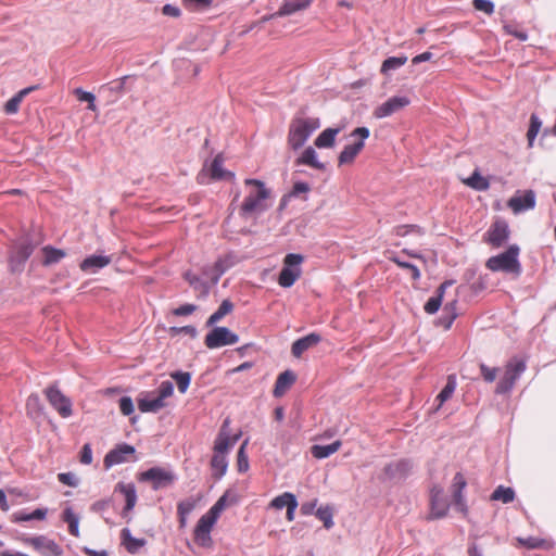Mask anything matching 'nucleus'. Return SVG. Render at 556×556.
I'll use <instances>...</instances> for the list:
<instances>
[{
    "mask_svg": "<svg viewBox=\"0 0 556 556\" xmlns=\"http://www.w3.org/2000/svg\"><path fill=\"white\" fill-rule=\"evenodd\" d=\"M410 104V100L406 96H394L389 98L386 102L378 105L372 115L376 118H384L392 114L405 109Z\"/></svg>",
    "mask_w": 556,
    "mask_h": 556,
    "instance_id": "obj_12",
    "label": "nucleus"
},
{
    "mask_svg": "<svg viewBox=\"0 0 556 556\" xmlns=\"http://www.w3.org/2000/svg\"><path fill=\"white\" fill-rule=\"evenodd\" d=\"M248 445V440H245L237 454V465H238V471L239 472H245L249 469V459L248 455L245 453V447Z\"/></svg>",
    "mask_w": 556,
    "mask_h": 556,
    "instance_id": "obj_47",
    "label": "nucleus"
},
{
    "mask_svg": "<svg viewBox=\"0 0 556 556\" xmlns=\"http://www.w3.org/2000/svg\"><path fill=\"white\" fill-rule=\"evenodd\" d=\"M406 62H407L406 55L390 56L382 62L380 72L383 75H388L391 71H395V70L400 68Z\"/></svg>",
    "mask_w": 556,
    "mask_h": 556,
    "instance_id": "obj_38",
    "label": "nucleus"
},
{
    "mask_svg": "<svg viewBox=\"0 0 556 556\" xmlns=\"http://www.w3.org/2000/svg\"><path fill=\"white\" fill-rule=\"evenodd\" d=\"M391 261L399 267L409 270L410 276L414 280H418L420 278V270L414 264L402 261L399 256L391 257Z\"/></svg>",
    "mask_w": 556,
    "mask_h": 556,
    "instance_id": "obj_48",
    "label": "nucleus"
},
{
    "mask_svg": "<svg viewBox=\"0 0 556 556\" xmlns=\"http://www.w3.org/2000/svg\"><path fill=\"white\" fill-rule=\"evenodd\" d=\"M507 206L515 213L532 210L535 206V193L532 190L516 192L508 202Z\"/></svg>",
    "mask_w": 556,
    "mask_h": 556,
    "instance_id": "obj_16",
    "label": "nucleus"
},
{
    "mask_svg": "<svg viewBox=\"0 0 556 556\" xmlns=\"http://www.w3.org/2000/svg\"><path fill=\"white\" fill-rule=\"evenodd\" d=\"M118 404L122 414L125 416H130L135 412L134 402L130 396H122Z\"/></svg>",
    "mask_w": 556,
    "mask_h": 556,
    "instance_id": "obj_55",
    "label": "nucleus"
},
{
    "mask_svg": "<svg viewBox=\"0 0 556 556\" xmlns=\"http://www.w3.org/2000/svg\"><path fill=\"white\" fill-rule=\"evenodd\" d=\"M321 343V337L318 333L312 332L303 338L298 339L292 343L291 348H312Z\"/></svg>",
    "mask_w": 556,
    "mask_h": 556,
    "instance_id": "obj_43",
    "label": "nucleus"
},
{
    "mask_svg": "<svg viewBox=\"0 0 556 556\" xmlns=\"http://www.w3.org/2000/svg\"><path fill=\"white\" fill-rule=\"evenodd\" d=\"M227 442L223 437L215 439L213 446V456L211 459L212 475L215 479H220L225 476L228 468L227 454Z\"/></svg>",
    "mask_w": 556,
    "mask_h": 556,
    "instance_id": "obj_8",
    "label": "nucleus"
},
{
    "mask_svg": "<svg viewBox=\"0 0 556 556\" xmlns=\"http://www.w3.org/2000/svg\"><path fill=\"white\" fill-rule=\"evenodd\" d=\"M301 254L289 253L283 258V267L278 277L279 286L290 288L301 276L300 265L303 263Z\"/></svg>",
    "mask_w": 556,
    "mask_h": 556,
    "instance_id": "obj_5",
    "label": "nucleus"
},
{
    "mask_svg": "<svg viewBox=\"0 0 556 556\" xmlns=\"http://www.w3.org/2000/svg\"><path fill=\"white\" fill-rule=\"evenodd\" d=\"M174 393V384L169 380H165L161 382L157 388V395L160 399L165 401L167 397L172 396Z\"/></svg>",
    "mask_w": 556,
    "mask_h": 556,
    "instance_id": "obj_54",
    "label": "nucleus"
},
{
    "mask_svg": "<svg viewBox=\"0 0 556 556\" xmlns=\"http://www.w3.org/2000/svg\"><path fill=\"white\" fill-rule=\"evenodd\" d=\"M413 464L408 459H400L386 465L383 473L389 480H404L410 473Z\"/></svg>",
    "mask_w": 556,
    "mask_h": 556,
    "instance_id": "obj_18",
    "label": "nucleus"
},
{
    "mask_svg": "<svg viewBox=\"0 0 556 556\" xmlns=\"http://www.w3.org/2000/svg\"><path fill=\"white\" fill-rule=\"evenodd\" d=\"M45 394L50 405L63 418H68L73 414L72 401L65 396L58 387L51 386L45 390Z\"/></svg>",
    "mask_w": 556,
    "mask_h": 556,
    "instance_id": "obj_11",
    "label": "nucleus"
},
{
    "mask_svg": "<svg viewBox=\"0 0 556 556\" xmlns=\"http://www.w3.org/2000/svg\"><path fill=\"white\" fill-rule=\"evenodd\" d=\"M73 93L76 96L78 101L88 103V110H90L92 112L97 111V106L94 104L96 98H94L93 93H91L89 91H85L81 88L74 89Z\"/></svg>",
    "mask_w": 556,
    "mask_h": 556,
    "instance_id": "obj_45",
    "label": "nucleus"
},
{
    "mask_svg": "<svg viewBox=\"0 0 556 556\" xmlns=\"http://www.w3.org/2000/svg\"><path fill=\"white\" fill-rule=\"evenodd\" d=\"M233 308V305L230 301L224 300L219 305L218 309L210 316L207 319V326H213L223 319L227 314H229Z\"/></svg>",
    "mask_w": 556,
    "mask_h": 556,
    "instance_id": "obj_40",
    "label": "nucleus"
},
{
    "mask_svg": "<svg viewBox=\"0 0 556 556\" xmlns=\"http://www.w3.org/2000/svg\"><path fill=\"white\" fill-rule=\"evenodd\" d=\"M26 408L29 414H39L42 410V404L38 394H30L26 401Z\"/></svg>",
    "mask_w": 556,
    "mask_h": 556,
    "instance_id": "obj_51",
    "label": "nucleus"
},
{
    "mask_svg": "<svg viewBox=\"0 0 556 556\" xmlns=\"http://www.w3.org/2000/svg\"><path fill=\"white\" fill-rule=\"evenodd\" d=\"M238 343V336L226 327H216L205 337L206 348H218Z\"/></svg>",
    "mask_w": 556,
    "mask_h": 556,
    "instance_id": "obj_14",
    "label": "nucleus"
},
{
    "mask_svg": "<svg viewBox=\"0 0 556 556\" xmlns=\"http://www.w3.org/2000/svg\"><path fill=\"white\" fill-rule=\"evenodd\" d=\"M80 463L90 465L92 463V450L89 443H86L80 452Z\"/></svg>",
    "mask_w": 556,
    "mask_h": 556,
    "instance_id": "obj_62",
    "label": "nucleus"
},
{
    "mask_svg": "<svg viewBox=\"0 0 556 556\" xmlns=\"http://www.w3.org/2000/svg\"><path fill=\"white\" fill-rule=\"evenodd\" d=\"M340 131V128H326L315 139V147L318 149L332 148L336 143V137Z\"/></svg>",
    "mask_w": 556,
    "mask_h": 556,
    "instance_id": "obj_29",
    "label": "nucleus"
},
{
    "mask_svg": "<svg viewBox=\"0 0 556 556\" xmlns=\"http://www.w3.org/2000/svg\"><path fill=\"white\" fill-rule=\"evenodd\" d=\"M208 173L213 180H220L226 179L228 177H233L232 173L227 172L223 168V159L220 155L214 157L208 168Z\"/></svg>",
    "mask_w": 556,
    "mask_h": 556,
    "instance_id": "obj_34",
    "label": "nucleus"
},
{
    "mask_svg": "<svg viewBox=\"0 0 556 556\" xmlns=\"http://www.w3.org/2000/svg\"><path fill=\"white\" fill-rule=\"evenodd\" d=\"M247 195L240 206V215L249 217L264 212L267 207L265 201L269 198L270 191L265 184L258 179L248 178L244 180Z\"/></svg>",
    "mask_w": 556,
    "mask_h": 556,
    "instance_id": "obj_1",
    "label": "nucleus"
},
{
    "mask_svg": "<svg viewBox=\"0 0 556 556\" xmlns=\"http://www.w3.org/2000/svg\"><path fill=\"white\" fill-rule=\"evenodd\" d=\"M35 244L27 238L16 242L10 254V268L12 271H21L24 267L25 262L31 255L35 250Z\"/></svg>",
    "mask_w": 556,
    "mask_h": 556,
    "instance_id": "obj_9",
    "label": "nucleus"
},
{
    "mask_svg": "<svg viewBox=\"0 0 556 556\" xmlns=\"http://www.w3.org/2000/svg\"><path fill=\"white\" fill-rule=\"evenodd\" d=\"M136 450L132 445L123 443L111 450L104 457V467L106 469L114 465L128 462V457L134 455Z\"/></svg>",
    "mask_w": 556,
    "mask_h": 556,
    "instance_id": "obj_17",
    "label": "nucleus"
},
{
    "mask_svg": "<svg viewBox=\"0 0 556 556\" xmlns=\"http://www.w3.org/2000/svg\"><path fill=\"white\" fill-rule=\"evenodd\" d=\"M296 380V375L292 370L281 372L275 382L274 396L281 397L292 387Z\"/></svg>",
    "mask_w": 556,
    "mask_h": 556,
    "instance_id": "obj_23",
    "label": "nucleus"
},
{
    "mask_svg": "<svg viewBox=\"0 0 556 556\" xmlns=\"http://www.w3.org/2000/svg\"><path fill=\"white\" fill-rule=\"evenodd\" d=\"M526 367L525 359L518 357L511 358L506 365L504 376L496 386V393L505 394L510 392L516 381L526 370Z\"/></svg>",
    "mask_w": 556,
    "mask_h": 556,
    "instance_id": "obj_4",
    "label": "nucleus"
},
{
    "mask_svg": "<svg viewBox=\"0 0 556 556\" xmlns=\"http://www.w3.org/2000/svg\"><path fill=\"white\" fill-rule=\"evenodd\" d=\"M457 382H456V376L450 375L447 377V381L445 387L442 389V391L437 395L435 402H438L437 408L439 409L447 400H450L455 392Z\"/></svg>",
    "mask_w": 556,
    "mask_h": 556,
    "instance_id": "obj_31",
    "label": "nucleus"
},
{
    "mask_svg": "<svg viewBox=\"0 0 556 556\" xmlns=\"http://www.w3.org/2000/svg\"><path fill=\"white\" fill-rule=\"evenodd\" d=\"M35 89H36V87H28V88L20 90L14 97H12L9 101H7V103L4 104V112L7 114H15V113H17L23 99L30 91H33Z\"/></svg>",
    "mask_w": 556,
    "mask_h": 556,
    "instance_id": "obj_33",
    "label": "nucleus"
},
{
    "mask_svg": "<svg viewBox=\"0 0 556 556\" xmlns=\"http://www.w3.org/2000/svg\"><path fill=\"white\" fill-rule=\"evenodd\" d=\"M182 3L188 9L208 8L212 0H182Z\"/></svg>",
    "mask_w": 556,
    "mask_h": 556,
    "instance_id": "obj_61",
    "label": "nucleus"
},
{
    "mask_svg": "<svg viewBox=\"0 0 556 556\" xmlns=\"http://www.w3.org/2000/svg\"><path fill=\"white\" fill-rule=\"evenodd\" d=\"M503 29H504L505 34L514 36L515 38H517L520 41L528 40L527 31L520 29L516 24H505L503 26Z\"/></svg>",
    "mask_w": 556,
    "mask_h": 556,
    "instance_id": "obj_50",
    "label": "nucleus"
},
{
    "mask_svg": "<svg viewBox=\"0 0 556 556\" xmlns=\"http://www.w3.org/2000/svg\"><path fill=\"white\" fill-rule=\"evenodd\" d=\"M467 485L466 479L463 476L462 472H457L454 478L451 485V492L453 497V504L457 511L462 513L463 515H467L468 513V506L465 500V496L463 494L465 488Z\"/></svg>",
    "mask_w": 556,
    "mask_h": 556,
    "instance_id": "obj_15",
    "label": "nucleus"
},
{
    "mask_svg": "<svg viewBox=\"0 0 556 556\" xmlns=\"http://www.w3.org/2000/svg\"><path fill=\"white\" fill-rule=\"evenodd\" d=\"M223 510H224L223 508H220L219 506L214 504L206 514L201 516L200 519L214 526L216 523L217 519L219 518L220 514L223 513Z\"/></svg>",
    "mask_w": 556,
    "mask_h": 556,
    "instance_id": "obj_52",
    "label": "nucleus"
},
{
    "mask_svg": "<svg viewBox=\"0 0 556 556\" xmlns=\"http://www.w3.org/2000/svg\"><path fill=\"white\" fill-rule=\"evenodd\" d=\"M223 510H224L223 508H220L219 506L214 504L206 514L201 516L200 519L214 526L216 523L217 519L219 518L220 514L223 513Z\"/></svg>",
    "mask_w": 556,
    "mask_h": 556,
    "instance_id": "obj_53",
    "label": "nucleus"
},
{
    "mask_svg": "<svg viewBox=\"0 0 556 556\" xmlns=\"http://www.w3.org/2000/svg\"><path fill=\"white\" fill-rule=\"evenodd\" d=\"M43 254L42 264L45 266H50L52 264L59 263L66 256V252L61 249L53 248L51 245H46L41 249Z\"/></svg>",
    "mask_w": 556,
    "mask_h": 556,
    "instance_id": "obj_32",
    "label": "nucleus"
},
{
    "mask_svg": "<svg viewBox=\"0 0 556 556\" xmlns=\"http://www.w3.org/2000/svg\"><path fill=\"white\" fill-rule=\"evenodd\" d=\"M450 502L440 484L430 489V519H440L446 516Z\"/></svg>",
    "mask_w": 556,
    "mask_h": 556,
    "instance_id": "obj_10",
    "label": "nucleus"
},
{
    "mask_svg": "<svg viewBox=\"0 0 556 556\" xmlns=\"http://www.w3.org/2000/svg\"><path fill=\"white\" fill-rule=\"evenodd\" d=\"M197 311V305L194 304H184L179 307H176L172 311V314L175 316H188L193 314Z\"/></svg>",
    "mask_w": 556,
    "mask_h": 556,
    "instance_id": "obj_59",
    "label": "nucleus"
},
{
    "mask_svg": "<svg viewBox=\"0 0 556 556\" xmlns=\"http://www.w3.org/2000/svg\"><path fill=\"white\" fill-rule=\"evenodd\" d=\"M169 333L172 336H178L180 333H185V334H188L190 336L191 338L195 337L197 334V330L194 327L192 326H185V327H180V328H177V327H172L169 329Z\"/></svg>",
    "mask_w": 556,
    "mask_h": 556,
    "instance_id": "obj_60",
    "label": "nucleus"
},
{
    "mask_svg": "<svg viewBox=\"0 0 556 556\" xmlns=\"http://www.w3.org/2000/svg\"><path fill=\"white\" fill-rule=\"evenodd\" d=\"M230 419L229 418H226L222 426H220V429L218 431V434L216 437V439H220V437L224 435L226 442H227V450L230 452L231 448L236 445V443L238 442V440L240 439V433L238 434H233L231 435L230 434Z\"/></svg>",
    "mask_w": 556,
    "mask_h": 556,
    "instance_id": "obj_37",
    "label": "nucleus"
},
{
    "mask_svg": "<svg viewBox=\"0 0 556 556\" xmlns=\"http://www.w3.org/2000/svg\"><path fill=\"white\" fill-rule=\"evenodd\" d=\"M311 3H312V0H285L282 5L279 8V10L275 14H273L270 16H264L262 18V21L266 22L274 16L291 15L298 11L308 8L311 5Z\"/></svg>",
    "mask_w": 556,
    "mask_h": 556,
    "instance_id": "obj_21",
    "label": "nucleus"
},
{
    "mask_svg": "<svg viewBox=\"0 0 556 556\" xmlns=\"http://www.w3.org/2000/svg\"><path fill=\"white\" fill-rule=\"evenodd\" d=\"M231 262L229 261V257H220L218 258L213 266L214 269V282H217L219 277L230 267Z\"/></svg>",
    "mask_w": 556,
    "mask_h": 556,
    "instance_id": "obj_49",
    "label": "nucleus"
},
{
    "mask_svg": "<svg viewBox=\"0 0 556 556\" xmlns=\"http://www.w3.org/2000/svg\"><path fill=\"white\" fill-rule=\"evenodd\" d=\"M62 520L67 523L68 532L74 536H79V516L71 507H66L62 513Z\"/></svg>",
    "mask_w": 556,
    "mask_h": 556,
    "instance_id": "obj_35",
    "label": "nucleus"
},
{
    "mask_svg": "<svg viewBox=\"0 0 556 556\" xmlns=\"http://www.w3.org/2000/svg\"><path fill=\"white\" fill-rule=\"evenodd\" d=\"M341 447V441H334L327 445L315 444L311 447L312 455L317 459L327 458Z\"/></svg>",
    "mask_w": 556,
    "mask_h": 556,
    "instance_id": "obj_30",
    "label": "nucleus"
},
{
    "mask_svg": "<svg viewBox=\"0 0 556 556\" xmlns=\"http://www.w3.org/2000/svg\"><path fill=\"white\" fill-rule=\"evenodd\" d=\"M194 507H195L194 500L188 498V500L181 501L177 505V514L188 516L189 514H191V511L194 509Z\"/></svg>",
    "mask_w": 556,
    "mask_h": 556,
    "instance_id": "obj_57",
    "label": "nucleus"
},
{
    "mask_svg": "<svg viewBox=\"0 0 556 556\" xmlns=\"http://www.w3.org/2000/svg\"><path fill=\"white\" fill-rule=\"evenodd\" d=\"M319 127L320 121L317 117H293L289 125L287 138L288 146L292 150H299Z\"/></svg>",
    "mask_w": 556,
    "mask_h": 556,
    "instance_id": "obj_2",
    "label": "nucleus"
},
{
    "mask_svg": "<svg viewBox=\"0 0 556 556\" xmlns=\"http://www.w3.org/2000/svg\"><path fill=\"white\" fill-rule=\"evenodd\" d=\"M454 281L453 280H446L444 281L437 290V294L431 296L427 303L425 304V311L428 313V314H434L439 311L441 304H442V301H443V294L446 290L447 287H451L453 286Z\"/></svg>",
    "mask_w": 556,
    "mask_h": 556,
    "instance_id": "obj_28",
    "label": "nucleus"
},
{
    "mask_svg": "<svg viewBox=\"0 0 556 556\" xmlns=\"http://www.w3.org/2000/svg\"><path fill=\"white\" fill-rule=\"evenodd\" d=\"M509 238L508 224L503 219L495 220L484 233V242L493 248L502 247Z\"/></svg>",
    "mask_w": 556,
    "mask_h": 556,
    "instance_id": "obj_13",
    "label": "nucleus"
},
{
    "mask_svg": "<svg viewBox=\"0 0 556 556\" xmlns=\"http://www.w3.org/2000/svg\"><path fill=\"white\" fill-rule=\"evenodd\" d=\"M31 545L39 549L45 556H61L62 548L54 541L46 536H36L30 540Z\"/></svg>",
    "mask_w": 556,
    "mask_h": 556,
    "instance_id": "obj_22",
    "label": "nucleus"
},
{
    "mask_svg": "<svg viewBox=\"0 0 556 556\" xmlns=\"http://www.w3.org/2000/svg\"><path fill=\"white\" fill-rule=\"evenodd\" d=\"M519 543L528 548H538L541 547L543 540L538 538H527V539H518Z\"/></svg>",
    "mask_w": 556,
    "mask_h": 556,
    "instance_id": "obj_64",
    "label": "nucleus"
},
{
    "mask_svg": "<svg viewBox=\"0 0 556 556\" xmlns=\"http://www.w3.org/2000/svg\"><path fill=\"white\" fill-rule=\"evenodd\" d=\"M296 501V497L293 493L285 492L278 496H276L269 504L270 507L275 509L288 508L291 503L293 504Z\"/></svg>",
    "mask_w": 556,
    "mask_h": 556,
    "instance_id": "obj_41",
    "label": "nucleus"
},
{
    "mask_svg": "<svg viewBox=\"0 0 556 556\" xmlns=\"http://www.w3.org/2000/svg\"><path fill=\"white\" fill-rule=\"evenodd\" d=\"M541 125H542V123H541L540 118L534 114L531 115L530 126H529V129L527 132L529 147L533 146V141L540 131Z\"/></svg>",
    "mask_w": 556,
    "mask_h": 556,
    "instance_id": "obj_46",
    "label": "nucleus"
},
{
    "mask_svg": "<svg viewBox=\"0 0 556 556\" xmlns=\"http://www.w3.org/2000/svg\"><path fill=\"white\" fill-rule=\"evenodd\" d=\"M121 542L126 551L130 554L138 553V551L147 544L144 539L134 538L128 528H124L121 531Z\"/></svg>",
    "mask_w": 556,
    "mask_h": 556,
    "instance_id": "obj_25",
    "label": "nucleus"
},
{
    "mask_svg": "<svg viewBox=\"0 0 556 556\" xmlns=\"http://www.w3.org/2000/svg\"><path fill=\"white\" fill-rule=\"evenodd\" d=\"M514 500L515 491L503 485H498L491 494V501H500L504 504L511 503Z\"/></svg>",
    "mask_w": 556,
    "mask_h": 556,
    "instance_id": "obj_39",
    "label": "nucleus"
},
{
    "mask_svg": "<svg viewBox=\"0 0 556 556\" xmlns=\"http://www.w3.org/2000/svg\"><path fill=\"white\" fill-rule=\"evenodd\" d=\"M114 492H119L125 497V506L122 511V516L126 517L131 511L137 503V492L134 483L118 482L115 485Z\"/></svg>",
    "mask_w": 556,
    "mask_h": 556,
    "instance_id": "obj_20",
    "label": "nucleus"
},
{
    "mask_svg": "<svg viewBox=\"0 0 556 556\" xmlns=\"http://www.w3.org/2000/svg\"><path fill=\"white\" fill-rule=\"evenodd\" d=\"M519 253V247L511 244L504 252L488 258L485 267L491 271H503L519 277L522 270Z\"/></svg>",
    "mask_w": 556,
    "mask_h": 556,
    "instance_id": "obj_3",
    "label": "nucleus"
},
{
    "mask_svg": "<svg viewBox=\"0 0 556 556\" xmlns=\"http://www.w3.org/2000/svg\"><path fill=\"white\" fill-rule=\"evenodd\" d=\"M472 4L476 10L486 14H492L494 11V4L489 0H473Z\"/></svg>",
    "mask_w": 556,
    "mask_h": 556,
    "instance_id": "obj_58",
    "label": "nucleus"
},
{
    "mask_svg": "<svg viewBox=\"0 0 556 556\" xmlns=\"http://www.w3.org/2000/svg\"><path fill=\"white\" fill-rule=\"evenodd\" d=\"M315 515L320 521H323L326 529L329 530L333 527V510L329 505L319 507Z\"/></svg>",
    "mask_w": 556,
    "mask_h": 556,
    "instance_id": "obj_42",
    "label": "nucleus"
},
{
    "mask_svg": "<svg viewBox=\"0 0 556 556\" xmlns=\"http://www.w3.org/2000/svg\"><path fill=\"white\" fill-rule=\"evenodd\" d=\"M165 406V401H163L159 396L151 397L150 394H147L138 399V408L142 413H157Z\"/></svg>",
    "mask_w": 556,
    "mask_h": 556,
    "instance_id": "obj_26",
    "label": "nucleus"
},
{
    "mask_svg": "<svg viewBox=\"0 0 556 556\" xmlns=\"http://www.w3.org/2000/svg\"><path fill=\"white\" fill-rule=\"evenodd\" d=\"M112 262L111 256L105 255H90L86 257L79 265L83 271H92L108 266Z\"/></svg>",
    "mask_w": 556,
    "mask_h": 556,
    "instance_id": "obj_24",
    "label": "nucleus"
},
{
    "mask_svg": "<svg viewBox=\"0 0 556 556\" xmlns=\"http://www.w3.org/2000/svg\"><path fill=\"white\" fill-rule=\"evenodd\" d=\"M138 480L141 482H151L152 489L156 491L170 486L175 482L176 476L170 470L155 466L140 472Z\"/></svg>",
    "mask_w": 556,
    "mask_h": 556,
    "instance_id": "obj_6",
    "label": "nucleus"
},
{
    "mask_svg": "<svg viewBox=\"0 0 556 556\" xmlns=\"http://www.w3.org/2000/svg\"><path fill=\"white\" fill-rule=\"evenodd\" d=\"M58 479L61 483L76 488L79 484V480L73 472H61L58 475Z\"/></svg>",
    "mask_w": 556,
    "mask_h": 556,
    "instance_id": "obj_56",
    "label": "nucleus"
},
{
    "mask_svg": "<svg viewBox=\"0 0 556 556\" xmlns=\"http://www.w3.org/2000/svg\"><path fill=\"white\" fill-rule=\"evenodd\" d=\"M480 370L485 381L493 382L496 378V368H490L484 364H480Z\"/></svg>",
    "mask_w": 556,
    "mask_h": 556,
    "instance_id": "obj_63",
    "label": "nucleus"
},
{
    "mask_svg": "<svg viewBox=\"0 0 556 556\" xmlns=\"http://www.w3.org/2000/svg\"><path fill=\"white\" fill-rule=\"evenodd\" d=\"M214 526L199 519L193 531V540L197 545L204 548H210L213 545L211 532Z\"/></svg>",
    "mask_w": 556,
    "mask_h": 556,
    "instance_id": "obj_19",
    "label": "nucleus"
},
{
    "mask_svg": "<svg viewBox=\"0 0 556 556\" xmlns=\"http://www.w3.org/2000/svg\"><path fill=\"white\" fill-rule=\"evenodd\" d=\"M296 165H307L318 170H325L326 165L317 160L316 151L312 147H307L302 154L295 160Z\"/></svg>",
    "mask_w": 556,
    "mask_h": 556,
    "instance_id": "obj_27",
    "label": "nucleus"
},
{
    "mask_svg": "<svg viewBox=\"0 0 556 556\" xmlns=\"http://www.w3.org/2000/svg\"><path fill=\"white\" fill-rule=\"evenodd\" d=\"M464 182L478 191H485L490 188V181L483 177L478 170H475L470 177L464 180Z\"/></svg>",
    "mask_w": 556,
    "mask_h": 556,
    "instance_id": "obj_36",
    "label": "nucleus"
},
{
    "mask_svg": "<svg viewBox=\"0 0 556 556\" xmlns=\"http://www.w3.org/2000/svg\"><path fill=\"white\" fill-rule=\"evenodd\" d=\"M170 377L176 381L180 393H185L188 390L191 381V375L189 372L175 371L170 375Z\"/></svg>",
    "mask_w": 556,
    "mask_h": 556,
    "instance_id": "obj_44",
    "label": "nucleus"
},
{
    "mask_svg": "<svg viewBox=\"0 0 556 556\" xmlns=\"http://www.w3.org/2000/svg\"><path fill=\"white\" fill-rule=\"evenodd\" d=\"M370 131L367 127H357L351 132V137L358 138L354 143L348 144L338 156L339 165L351 164L365 147V140Z\"/></svg>",
    "mask_w": 556,
    "mask_h": 556,
    "instance_id": "obj_7",
    "label": "nucleus"
}]
</instances>
